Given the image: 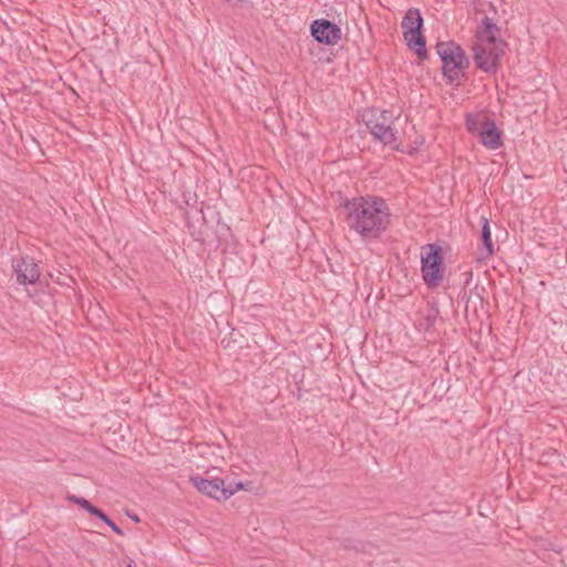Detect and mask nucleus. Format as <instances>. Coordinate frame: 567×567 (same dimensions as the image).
I'll list each match as a JSON object with an SVG mask.
<instances>
[{"instance_id":"nucleus-1","label":"nucleus","mask_w":567,"mask_h":567,"mask_svg":"<svg viewBox=\"0 0 567 567\" xmlns=\"http://www.w3.org/2000/svg\"><path fill=\"white\" fill-rule=\"evenodd\" d=\"M344 210V220L350 231L363 241L379 239L390 224V208L378 196H358L344 198L340 203Z\"/></svg>"},{"instance_id":"nucleus-2","label":"nucleus","mask_w":567,"mask_h":567,"mask_svg":"<svg viewBox=\"0 0 567 567\" xmlns=\"http://www.w3.org/2000/svg\"><path fill=\"white\" fill-rule=\"evenodd\" d=\"M400 118V114L392 111L372 112L371 116L365 120L367 127L374 140L393 150L400 147V136L395 127V122Z\"/></svg>"},{"instance_id":"nucleus-3","label":"nucleus","mask_w":567,"mask_h":567,"mask_svg":"<svg viewBox=\"0 0 567 567\" xmlns=\"http://www.w3.org/2000/svg\"><path fill=\"white\" fill-rule=\"evenodd\" d=\"M436 52L442 61L443 75L449 82L458 81L470 61L464 50L454 41L439 42Z\"/></svg>"},{"instance_id":"nucleus-4","label":"nucleus","mask_w":567,"mask_h":567,"mask_svg":"<svg viewBox=\"0 0 567 567\" xmlns=\"http://www.w3.org/2000/svg\"><path fill=\"white\" fill-rule=\"evenodd\" d=\"M468 132L480 137V142L487 150L496 151L503 146L502 133L495 121L484 114H468L465 118Z\"/></svg>"},{"instance_id":"nucleus-5","label":"nucleus","mask_w":567,"mask_h":567,"mask_svg":"<svg viewBox=\"0 0 567 567\" xmlns=\"http://www.w3.org/2000/svg\"><path fill=\"white\" fill-rule=\"evenodd\" d=\"M423 27V18L419 9H409L401 22L403 37L408 47L413 50L420 58L426 56V42L421 30Z\"/></svg>"},{"instance_id":"nucleus-6","label":"nucleus","mask_w":567,"mask_h":567,"mask_svg":"<svg viewBox=\"0 0 567 567\" xmlns=\"http://www.w3.org/2000/svg\"><path fill=\"white\" fill-rule=\"evenodd\" d=\"M442 248L439 245L430 244L421 252V272L425 285L429 288H436L443 280Z\"/></svg>"},{"instance_id":"nucleus-7","label":"nucleus","mask_w":567,"mask_h":567,"mask_svg":"<svg viewBox=\"0 0 567 567\" xmlns=\"http://www.w3.org/2000/svg\"><path fill=\"white\" fill-rule=\"evenodd\" d=\"M504 45L503 40H476L473 45L476 66L485 72H495L504 54Z\"/></svg>"},{"instance_id":"nucleus-8","label":"nucleus","mask_w":567,"mask_h":567,"mask_svg":"<svg viewBox=\"0 0 567 567\" xmlns=\"http://www.w3.org/2000/svg\"><path fill=\"white\" fill-rule=\"evenodd\" d=\"M190 483L194 485V487L197 488L198 492L217 501H226L229 497H231L237 491L244 488L241 482L237 483L235 486H225L224 480L218 477L207 480L200 476H192Z\"/></svg>"},{"instance_id":"nucleus-9","label":"nucleus","mask_w":567,"mask_h":567,"mask_svg":"<svg viewBox=\"0 0 567 567\" xmlns=\"http://www.w3.org/2000/svg\"><path fill=\"white\" fill-rule=\"evenodd\" d=\"M12 268L19 285H32L40 278V268L31 257H19L12 259Z\"/></svg>"},{"instance_id":"nucleus-10","label":"nucleus","mask_w":567,"mask_h":567,"mask_svg":"<svg viewBox=\"0 0 567 567\" xmlns=\"http://www.w3.org/2000/svg\"><path fill=\"white\" fill-rule=\"evenodd\" d=\"M310 30L311 35L320 43L334 45L341 40V29L326 19L315 20Z\"/></svg>"},{"instance_id":"nucleus-11","label":"nucleus","mask_w":567,"mask_h":567,"mask_svg":"<svg viewBox=\"0 0 567 567\" xmlns=\"http://www.w3.org/2000/svg\"><path fill=\"white\" fill-rule=\"evenodd\" d=\"M483 29L477 32V40H501L498 38L499 29L488 17H484L482 20Z\"/></svg>"},{"instance_id":"nucleus-12","label":"nucleus","mask_w":567,"mask_h":567,"mask_svg":"<svg viewBox=\"0 0 567 567\" xmlns=\"http://www.w3.org/2000/svg\"><path fill=\"white\" fill-rule=\"evenodd\" d=\"M482 223V241L484 244L486 254L485 257L492 256L494 254V246L492 241V233L489 228V223L486 217L481 218Z\"/></svg>"},{"instance_id":"nucleus-13","label":"nucleus","mask_w":567,"mask_h":567,"mask_svg":"<svg viewBox=\"0 0 567 567\" xmlns=\"http://www.w3.org/2000/svg\"><path fill=\"white\" fill-rule=\"evenodd\" d=\"M437 318V310H432L426 317H425V329H430L433 327Z\"/></svg>"},{"instance_id":"nucleus-14","label":"nucleus","mask_w":567,"mask_h":567,"mask_svg":"<svg viewBox=\"0 0 567 567\" xmlns=\"http://www.w3.org/2000/svg\"><path fill=\"white\" fill-rule=\"evenodd\" d=\"M69 499L74 503V504H78L80 507H82L83 509L86 508V506H89V501L83 498V497H78L75 495H72V496H69Z\"/></svg>"},{"instance_id":"nucleus-15","label":"nucleus","mask_w":567,"mask_h":567,"mask_svg":"<svg viewBox=\"0 0 567 567\" xmlns=\"http://www.w3.org/2000/svg\"><path fill=\"white\" fill-rule=\"evenodd\" d=\"M105 524L110 526L116 534L123 535V530L111 518Z\"/></svg>"},{"instance_id":"nucleus-16","label":"nucleus","mask_w":567,"mask_h":567,"mask_svg":"<svg viewBox=\"0 0 567 567\" xmlns=\"http://www.w3.org/2000/svg\"><path fill=\"white\" fill-rule=\"evenodd\" d=\"M100 508L96 506H93L91 503H89V506H86L85 511L90 513L91 515H96Z\"/></svg>"},{"instance_id":"nucleus-17","label":"nucleus","mask_w":567,"mask_h":567,"mask_svg":"<svg viewBox=\"0 0 567 567\" xmlns=\"http://www.w3.org/2000/svg\"><path fill=\"white\" fill-rule=\"evenodd\" d=\"M95 516L99 517L104 523H106L110 519V517L101 509H99V512Z\"/></svg>"},{"instance_id":"nucleus-18","label":"nucleus","mask_w":567,"mask_h":567,"mask_svg":"<svg viewBox=\"0 0 567 567\" xmlns=\"http://www.w3.org/2000/svg\"><path fill=\"white\" fill-rule=\"evenodd\" d=\"M126 514H127V516H128L133 522H135V523H138V522H140V517H138L136 514H134V513H126Z\"/></svg>"}]
</instances>
